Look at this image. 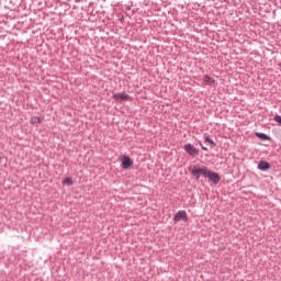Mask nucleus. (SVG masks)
I'll use <instances>...</instances> for the list:
<instances>
[{
    "instance_id": "obj_3",
    "label": "nucleus",
    "mask_w": 281,
    "mask_h": 281,
    "mask_svg": "<svg viewBox=\"0 0 281 281\" xmlns=\"http://www.w3.org/2000/svg\"><path fill=\"white\" fill-rule=\"evenodd\" d=\"M183 150L189 155L190 157H199V149L194 147L192 143H188L183 146Z\"/></svg>"
},
{
    "instance_id": "obj_8",
    "label": "nucleus",
    "mask_w": 281,
    "mask_h": 281,
    "mask_svg": "<svg viewBox=\"0 0 281 281\" xmlns=\"http://www.w3.org/2000/svg\"><path fill=\"white\" fill-rule=\"evenodd\" d=\"M258 170H261V172H267V170L271 169V165L266 160H260L257 166Z\"/></svg>"
},
{
    "instance_id": "obj_9",
    "label": "nucleus",
    "mask_w": 281,
    "mask_h": 281,
    "mask_svg": "<svg viewBox=\"0 0 281 281\" xmlns=\"http://www.w3.org/2000/svg\"><path fill=\"white\" fill-rule=\"evenodd\" d=\"M203 137H204V142H206L207 144H211L212 147L216 146V143L214 142V139L210 137L207 133H204Z\"/></svg>"
},
{
    "instance_id": "obj_13",
    "label": "nucleus",
    "mask_w": 281,
    "mask_h": 281,
    "mask_svg": "<svg viewBox=\"0 0 281 281\" xmlns=\"http://www.w3.org/2000/svg\"><path fill=\"white\" fill-rule=\"evenodd\" d=\"M63 183L64 186H74V179L68 177L63 181Z\"/></svg>"
},
{
    "instance_id": "obj_1",
    "label": "nucleus",
    "mask_w": 281,
    "mask_h": 281,
    "mask_svg": "<svg viewBox=\"0 0 281 281\" xmlns=\"http://www.w3.org/2000/svg\"><path fill=\"white\" fill-rule=\"evenodd\" d=\"M189 172L192 175V177L195 178V181H199L201 177L207 178V173L210 172V169L206 166H199L194 165L192 167H189Z\"/></svg>"
},
{
    "instance_id": "obj_16",
    "label": "nucleus",
    "mask_w": 281,
    "mask_h": 281,
    "mask_svg": "<svg viewBox=\"0 0 281 281\" xmlns=\"http://www.w3.org/2000/svg\"><path fill=\"white\" fill-rule=\"evenodd\" d=\"M125 9H126V10H131V5H127Z\"/></svg>"
},
{
    "instance_id": "obj_17",
    "label": "nucleus",
    "mask_w": 281,
    "mask_h": 281,
    "mask_svg": "<svg viewBox=\"0 0 281 281\" xmlns=\"http://www.w3.org/2000/svg\"><path fill=\"white\" fill-rule=\"evenodd\" d=\"M120 21H124V16H121V18H120Z\"/></svg>"
},
{
    "instance_id": "obj_4",
    "label": "nucleus",
    "mask_w": 281,
    "mask_h": 281,
    "mask_svg": "<svg viewBox=\"0 0 281 281\" xmlns=\"http://www.w3.org/2000/svg\"><path fill=\"white\" fill-rule=\"evenodd\" d=\"M175 223H179V221L188 222V213L183 210L178 211L173 216Z\"/></svg>"
},
{
    "instance_id": "obj_12",
    "label": "nucleus",
    "mask_w": 281,
    "mask_h": 281,
    "mask_svg": "<svg viewBox=\"0 0 281 281\" xmlns=\"http://www.w3.org/2000/svg\"><path fill=\"white\" fill-rule=\"evenodd\" d=\"M203 82H206L209 85H214V82H216V80H214V78L206 75L203 77Z\"/></svg>"
},
{
    "instance_id": "obj_7",
    "label": "nucleus",
    "mask_w": 281,
    "mask_h": 281,
    "mask_svg": "<svg viewBox=\"0 0 281 281\" xmlns=\"http://www.w3.org/2000/svg\"><path fill=\"white\" fill-rule=\"evenodd\" d=\"M113 100H124L125 102H128L131 100V95H128L126 92H116L112 94Z\"/></svg>"
},
{
    "instance_id": "obj_2",
    "label": "nucleus",
    "mask_w": 281,
    "mask_h": 281,
    "mask_svg": "<svg viewBox=\"0 0 281 281\" xmlns=\"http://www.w3.org/2000/svg\"><path fill=\"white\" fill-rule=\"evenodd\" d=\"M9 10L10 12H16L20 8L23 9V0H3L2 5H0V14L1 10Z\"/></svg>"
},
{
    "instance_id": "obj_6",
    "label": "nucleus",
    "mask_w": 281,
    "mask_h": 281,
    "mask_svg": "<svg viewBox=\"0 0 281 281\" xmlns=\"http://www.w3.org/2000/svg\"><path fill=\"white\" fill-rule=\"evenodd\" d=\"M121 168H123V170H130V168H133V159L128 156H124L122 159Z\"/></svg>"
},
{
    "instance_id": "obj_10",
    "label": "nucleus",
    "mask_w": 281,
    "mask_h": 281,
    "mask_svg": "<svg viewBox=\"0 0 281 281\" xmlns=\"http://www.w3.org/2000/svg\"><path fill=\"white\" fill-rule=\"evenodd\" d=\"M43 117L42 116H32L30 122L31 124H41V122H43Z\"/></svg>"
},
{
    "instance_id": "obj_15",
    "label": "nucleus",
    "mask_w": 281,
    "mask_h": 281,
    "mask_svg": "<svg viewBox=\"0 0 281 281\" xmlns=\"http://www.w3.org/2000/svg\"><path fill=\"white\" fill-rule=\"evenodd\" d=\"M200 146H201L202 150H206L207 151V147L203 146V143L200 142Z\"/></svg>"
},
{
    "instance_id": "obj_14",
    "label": "nucleus",
    "mask_w": 281,
    "mask_h": 281,
    "mask_svg": "<svg viewBox=\"0 0 281 281\" xmlns=\"http://www.w3.org/2000/svg\"><path fill=\"white\" fill-rule=\"evenodd\" d=\"M274 122H278V124L281 125V115L276 114V115H274Z\"/></svg>"
},
{
    "instance_id": "obj_11",
    "label": "nucleus",
    "mask_w": 281,
    "mask_h": 281,
    "mask_svg": "<svg viewBox=\"0 0 281 281\" xmlns=\"http://www.w3.org/2000/svg\"><path fill=\"white\" fill-rule=\"evenodd\" d=\"M256 136L259 137V139H262V142H267V139H271V137H269V135L265 134V133H256Z\"/></svg>"
},
{
    "instance_id": "obj_5",
    "label": "nucleus",
    "mask_w": 281,
    "mask_h": 281,
    "mask_svg": "<svg viewBox=\"0 0 281 281\" xmlns=\"http://www.w3.org/2000/svg\"><path fill=\"white\" fill-rule=\"evenodd\" d=\"M206 179H209V181H212V183H214V186H216L218 183V181H221V176H218L217 172H214V171L209 169V173L206 175Z\"/></svg>"
}]
</instances>
